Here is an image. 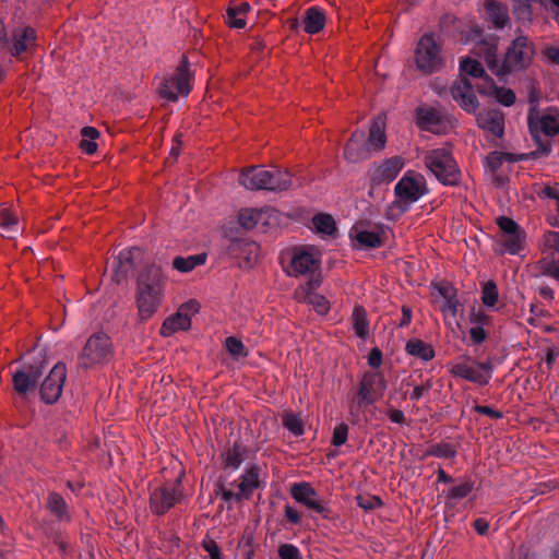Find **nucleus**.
<instances>
[{
  "mask_svg": "<svg viewBox=\"0 0 559 559\" xmlns=\"http://www.w3.org/2000/svg\"><path fill=\"white\" fill-rule=\"evenodd\" d=\"M498 38L479 37L474 47V53L484 59L493 74L498 76L506 75L513 71L522 70L531 63L534 49L528 44L527 37H514L501 63L497 53Z\"/></svg>",
  "mask_w": 559,
  "mask_h": 559,
  "instance_id": "1",
  "label": "nucleus"
},
{
  "mask_svg": "<svg viewBox=\"0 0 559 559\" xmlns=\"http://www.w3.org/2000/svg\"><path fill=\"white\" fill-rule=\"evenodd\" d=\"M467 76L484 79L486 84V75L481 63L469 57L462 58L460 61V78L453 83L450 88L451 96L453 99L464 109L466 112H475L478 108V99L474 93V87Z\"/></svg>",
  "mask_w": 559,
  "mask_h": 559,
  "instance_id": "2",
  "label": "nucleus"
},
{
  "mask_svg": "<svg viewBox=\"0 0 559 559\" xmlns=\"http://www.w3.org/2000/svg\"><path fill=\"white\" fill-rule=\"evenodd\" d=\"M425 165L442 185H459L461 173L449 150L436 148L427 152L425 155Z\"/></svg>",
  "mask_w": 559,
  "mask_h": 559,
  "instance_id": "3",
  "label": "nucleus"
},
{
  "mask_svg": "<svg viewBox=\"0 0 559 559\" xmlns=\"http://www.w3.org/2000/svg\"><path fill=\"white\" fill-rule=\"evenodd\" d=\"M450 372L453 377L485 386L492 378L493 364L491 358L477 361L468 355H463L457 361L450 365Z\"/></svg>",
  "mask_w": 559,
  "mask_h": 559,
  "instance_id": "4",
  "label": "nucleus"
},
{
  "mask_svg": "<svg viewBox=\"0 0 559 559\" xmlns=\"http://www.w3.org/2000/svg\"><path fill=\"white\" fill-rule=\"evenodd\" d=\"M193 73L190 71V63L187 55H182L176 68V75L165 79L158 88L159 95L170 102H176L178 95H188L192 88L191 81Z\"/></svg>",
  "mask_w": 559,
  "mask_h": 559,
  "instance_id": "5",
  "label": "nucleus"
},
{
  "mask_svg": "<svg viewBox=\"0 0 559 559\" xmlns=\"http://www.w3.org/2000/svg\"><path fill=\"white\" fill-rule=\"evenodd\" d=\"M386 389V381L381 371H367L364 373L354 400L353 408L366 409L369 405L379 401Z\"/></svg>",
  "mask_w": 559,
  "mask_h": 559,
  "instance_id": "6",
  "label": "nucleus"
},
{
  "mask_svg": "<svg viewBox=\"0 0 559 559\" xmlns=\"http://www.w3.org/2000/svg\"><path fill=\"white\" fill-rule=\"evenodd\" d=\"M44 360L23 364L12 374L14 392L25 399L37 389L38 382L44 373Z\"/></svg>",
  "mask_w": 559,
  "mask_h": 559,
  "instance_id": "7",
  "label": "nucleus"
},
{
  "mask_svg": "<svg viewBox=\"0 0 559 559\" xmlns=\"http://www.w3.org/2000/svg\"><path fill=\"white\" fill-rule=\"evenodd\" d=\"M111 341L103 332L95 333L86 341L80 361L84 368H91L97 364H103L111 357Z\"/></svg>",
  "mask_w": 559,
  "mask_h": 559,
  "instance_id": "8",
  "label": "nucleus"
},
{
  "mask_svg": "<svg viewBox=\"0 0 559 559\" xmlns=\"http://www.w3.org/2000/svg\"><path fill=\"white\" fill-rule=\"evenodd\" d=\"M417 68L426 73L438 71L442 67L441 43L435 37H419L415 50Z\"/></svg>",
  "mask_w": 559,
  "mask_h": 559,
  "instance_id": "9",
  "label": "nucleus"
},
{
  "mask_svg": "<svg viewBox=\"0 0 559 559\" xmlns=\"http://www.w3.org/2000/svg\"><path fill=\"white\" fill-rule=\"evenodd\" d=\"M181 478H177L173 484H166L155 488L150 496L151 510L163 515L182 499Z\"/></svg>",
  "mask_w": 559,
  "mask_h": 559,
  "instance_id": "10",
  "label": "nucleus"
},
{
  "mask_svg": "<svg viewBox=\"0 0 559 559\" xmlns=\"http://www.w3.org/2000/svg\"><path fill=\"white\" fill-rule=\"evenodd\" d=\"M290 496L298 503L305 506L307 509L322 515L324 519L331 518V509L328 503L320 497L318 491L310 483L300 481L294 483L290 486Z\"/></svg>",
  "mask_w": 559,
  "mask_h": 559,
  "instance_id": "11",
  "label": "nucleus"
},
{
  "mask_svg": "<svg viewBox=\"0 0 559 559\" xmlns=\"http://www.w3.org/2000/svg\"><path fill=\"white\" fill-rule=\"evenodd\" d=\"M559 109L557 107H548L544 111H539L534 105L527 114L528 128L532 134L536 133L547 136H555L559 133Z\"/></svg>",
  "mask_w": 559,
  "mask_h": 559,
  "instance_id": "12",
  "label": "nucleus"
},
{
  "mask_svg": "<svg viewBox=\"0 0 559 559\" xmlns=\"http://www.w3.org/2000/svg\"><path fill=\"white\" fill-rule=\"evenodd\" d=\"M394 192L401 201L414 203L428 192L426 179L423 175L408 170L395 185Z\"/></svg>",
  "mask_w": 559,
  "mask_h": 559,
  "instance_id": "13",
  "label": "nucleus"
},
{
  "mask_svg": "<svg viewBox=\"0 0 559 559\" xmlns=\"http://www.w3.org/2000/svg\"><path fill=\"white\" fill-rule=\"evenodd\" d=\"M66 377V365L58 362L52 367L48 376L44 379L39 389V393L40 399L46 404H53L59 400L62 393Z\"/></svg>",
  "mask_w": 559,
  "mask_h": 559,
  "instance_id": "14",
  "label": "nucleus"
},
{
  "mask_svg": "<svg viewBox=\"0 0 559 559\" xmlns=\"http://www.w3.org/2000/svg\"><path fill=\"white\" fill-rule=\"evenodd\" d=\"M385 229L383 225L367 228L362 224L355 225L349 230V238L360 249H376L383 246Z\"/></svg>",
  "mask_w": 559,
  "mask_h": 559,
  "instance_id": "15",
  "label": "nucleus"
},
{
  "mask_svg": "<svg viewBox=\"0 0 559 559\" xmlns=\"http://www.w3.org/2000/svg\"><path fill=\"white\" fill-rule=\"evenodd\" d=\"M167 276L162 267L156 264L145 266L138 276L136 292L147 290L153 294L164 295Z\"/></svg>",
  "mask_w": 559,
  "mask_h": 559,
  "instance_id": "16",
  "label": "nucleus"
},
{
  "mask_svg": "<svg viewBox=\"0 0 559 559\" xmlns=\"http://www.w3.org/2000/svg\"><path fill=\"white\" fill-rule=\"evenodd\" d=\"M141 260L142 250L139 247L121 250L112 262L115 267V281L120 283L126 280Z\"/></svg>",
  "mask_w": 559,
  "mask_h": 559,
  "instance_id": "17",
  "label": "nucleus"
},
{
  "mask_svg": "<svg viewBox=\"0 0 559 559\" xmlns=\"http://www.w3.org/2000/svg\"><path fill=\"white\" fill-rule=\"evenodd\" d=\"M403 165L402 158L394 156L385 159L381 165L371 168L369 171L371 186L374 187L392 182L403 168Z\"/></svg>",
  "mask_w": 559,
  "mask_h": 559,
  "instance_id": "18",
  "label": "nucleus"
},
{
  "mask_svg": "<svg viewBox=\"0 0 559 559\" xmlns=\"http://www.w3.org/2000/svg\"><path fill=\"white\" fill-rule=\"evenodd\" d=\"M260 251V246L246 238L231 239L227 252L237 259H243V266L250 267L257 261Z\"/></svg>",
  "mask_w": 559,
  "mask_h": 559,
  "instance_id": "19",
  "label": "nucleus"
},
{
  "mask_svg": "<svg viewBox=\"0 0 559 559\" xmlns=\"http://www.w3.org/2000/svg\"><path fill=\"white\" fill-rule=\"evenodd\" d=\"M365 132L356 130L352 133L344 147V156L350 163H358L369 158V146L366 141Z\"/></svg>",
  "mask_w": 559,
  "mask_h": 559,
  "instance_id": "20",
  "label": "nucleus"
},
{
  "mask_svg": "<svg viewBox=\"0 0 559 559\" xmlns=\"http://www.w3.org/2000/svg\"><path fill=\"white\" fill-rule=\"evenodd\" d=\"M164 295L153 294L147 290L136 292L135 302L141 322L150 320L159 309Z\"/></svg>",
  "mask_w": 559,
  "mask_h": 559,
  "instance_id": "21",
  "label": "nucleus"
},
{
  "mask_svg": "<svg viewBox=\"0 0 559 559\" xmlns=\"http://www.w3.org/2000/svg\"><path fill=\"white\" fill-rule=\"evenodd\" d=\"M271 178V173L260 166H254L241 171L239 183L249 190H266V181Z\"/></svg>",
  "mask_w": 559,
  "mask_h": 559,
  "instance_id": "22",
  "label": "nucleus"
},
{
  "mask_svg": "<svg viewBox=\"0 0 559 559\" xmlns=\"http://www.w3.org/2000/svg\"><path fill=\"white\" fill-rule=\"evenodd\" d=\"M318 267V261L312 253L300 250L296 251L292 258L288 270L289 275L299 276L312 273Z\"/></svg>",
  "mask_w": 559,
  "mask_h": 559,
  "instance_id": "23",
  "label": "nucleus"
},
{
  "mask_svg": "<svg viewBox=\"0 0 559 559\" xmlns=\"http://www.w3.org/2000/svg\"><path fill=\"white\" fill-rule=\"evenodd\" d=\"M479 128L490 132L497 138H501L504 132V117L498 110L479 112L477 116Z\"/></svg>",
  "mask_w": 559,
  "mask_h": 559,
  "instance_id": "24",
  "label": "nucleus"
},
{
  "mask_svg": "<svg viewBox=\"0 0 559 559\" xmlns=\"http://www.w3.org/2000/svg\"><path fill=\"white\" fill-rule=\"evenodd\" d=\"M272 212L271 209H242L238 214V222L245 229L250 230L259 224H269Z\"/></svg>",
  "mask_w": 559,
  "mask_h": 559,
  "instance_id": "25",
  "label": "nucleus"
},
{
  "mask_svg": "<svg viewBox=\"0 0 559 559\" xmlns=\"http://www.w3.org/2000/svg\"><path fill=\"white\" fill-rule=\"evenodd\" d=\"M477 91L483 95L493 92L496 99L507 107L512 106L516 99L515 93L511 88L497 86L491 78H486V84L477 85Z\"/></svg>",
  "mask_w": 559,
  "mask_h": 559,
  "instance_id": "26",
  "label": "nucleus"
},
{
  "mask_svg": "<svg viewBox=\"0 0 559 559\" xmlns=\"http://www.w3.org/2000/svg\"><path fill=\"white\" fill-rule=\"evenodd\" d=\"M304 31L310 35L323 31L326 23V15L323 9L313 5L305 11L302 19Z\"/></svg>",
  "mask_w": 559,
  "mask_h": 559,
  "instance_id": "27",
  "label": "nucleus"
},
{
  "mask_svg": "<svg viewBox=\"0 0 559 559\" xmlns=\"http://www.w3.org/2000/svg\"><path fill=\"white\" fill-rule=\"evenodd\" d=\"M261 468L258 465H251L240 477L238 485L240 496L245 499H249L254 489L261 486L260 481Z\"/></svg>",
  "mask_w": 559,
  "mask_h": 559,
  "instance_id": "28",
  "label": "nucleus"
},
{
  "mask_svg": "<svg viewBox=\"0 0 559 559\" xmlns=\"http://www.w3.org/2000/svg\"><path fill=\"white\" fill-rule=\"evenodd\" d=\"M416 121L420 129L432 131L442 122L441 112L433 107H418L416 109Z\"/></svg>",
  "mask_w": 559,
  "mask_h": 559,
  "instance_id": "29",
  "label": "nucleus"
},
{
  "mask_svg": "<svg viewBox=\"0 0 559 559\" xmlns=\"http://www.w3.org/2000/svg\"><path fill=\"white\" fill-rule=\"evenodd\" d=\"M485 15L497 28L504 27L509 21L507 7L496 0L485 1Z\"/></svg>",
  "mask_w": 559,
  "mask_h": 559,
  "instance_id": "30",
  "label": "nucleus"
},
{
  "mask_svg": "<svg viewBox=\"0 0 559 559\" xmlns=\"http://www.w3.org/2000/svg\"><path fill=\"white\" fill-rule=\"evenodd\" d=\"M367 143L369 148L372 147L374 151H381L384 148L386 143L385 120L381 116L373 119L370 126Z\"/></svg>",
  "mask_w": 559,
  "mask_h": 559,
  "instance_id": "31",
  "label": "nucleus"
},
{
  "mask_svg": "<svg viewBox=\"0 0 559 559\" xmlns=\"http://www.w3.org/2000/svg\"><path fill=\"white\" fill-rule=\"evenodd\" d=\"M190 326L191 319L177 311L175 314L164 320L160 326V335L168 337L178 331L189 330Z\"/></svg>",
  "mask_w": 559,
  "mask_h": 559,
  "instance_id": "32",
  "label": "nucleus"
},
{
  "mask_svg": "<svg viewBox=\"0 0 559 559\" xmlns=\"http://www.w3.org/2000/svg\"><path fill=\"white\" fill-rule=\"evenodd\" d=\"M405 350L408 355L419 358L424 361H430L435 358L433 347L419 338H411L406 342Z\"/></svg>",
  "mask_w": 559,
  "mask_h": 559,
  "instance_id": "33",
  "label": "nucleus"
},
{
  "mask_svg": "<svg viewBox=\"0 0 559 559\" xmlns=\"http://www.w3.org/2000/svg\"><path fill=\"white\" fill-rule=\"evenodd\" d=\"M271 178L266 181V190L280 192L287 190L292 186V175L287 170L278 168L269 169Z\"/></svg>",
  "mask_w": 559,
  "mask_h": 559,
  "instance_id": "34",
  "label": "nucleus"
},
{
  "mask_svg": "<svg viewBox=\"0 0 559 559\" xmlns=\"http://www.w3.org/2000/svg\"><path fill=\"white\" fill-rule=\"evenodd\" d=\"M47 508L57 518L59 522H70L71 516L68 511L67 502L59 493H49L47 500Z\"/></svg>",
  "mask_w": 559,
  "mask_h": 559,
  "instance_id": "35",
  "label": "nucleus"
},
{
  "mask_svg": "<svg viewBox=\"0 0 559 559\" xmlns=\"http://www.w3.org/2000/svg\"><path fill=\"white\" fill-rule=\"evenodd\" d=\"M206 261V254L200 253L189 257H176L173 260V266L179 272L188 273L195 269L198 265L204 264Z\"/></svg>",
  "mask_w": 559,
  "mask_h": 559,
  "instance_id": "36",
  "label": "nucleus"
},
{
  "mask_svg": "<svg viewBox=\"0 0 559 559\" xmlns=\"http://www.w3.org/2000/svg\"><path fill=\"white\" fill-rule=\"evenodd\" d=\"M525 233L523 229L514 231V234L501 235L500 243L503 246L504 251L510 254H518L523 249Z\"/></svg>",
  "mask_w": 559,
  "mask_h": 559,
  "instance_id": "37",
  "label": "nucleus"
},
{
  "mask_svg": "<svg viewBox=\"0 0 559 559\" xmlns=\"http://www.w3.org/2000/svg\"><path fill=\"white\" fill-rule=\"evenodd\" d=\"M243 453L245 449L241 448L238 443H235L233 447L228 448L222 454L224 468H230L231 471L238 469L243 462Z\"/></svg>",
  "mask_w": 559,
  "mask_h": 559,
  "instance_id": "38",
  "label": "nucleus"
},
{
  "mask_svg": "<svg viewBox=\"0 0 559 559\" xmlns=\"http://www.w3.org/2000/svg\"><path fill=\"white\" fill-rule=\"evenodd\" d=\"M250 9L248 3H242L238 8H229L226 15V24L231 28H243L246 26V13Z\"/></svg>",
  "mask_w": 559,
  "mask_h": 559,
  "instance_id": "39",
  "label": "nucleus"
},
{
  "mask_svg": "<svg viewBox=\"0 0 559 559\" xmlns=\"http://www.w3.org/2000/svg\"><path fill=\"white\" fill-rule=\"evenodd\" d=\"M0 229L7 234L8 238L19 231V219L9 209L0 210Z\"/></svg>",
  "mask_w": 559,
  "mask_h": 559,
  "instance_id": "40",
  "label": "nucleus"
},
{
  "mask_svg": "<svg viewBox=\"0 0 559 559\" xmlns=\"http://www.w3.org/2000/svg\"><path fill=\"white\" fill-rule=\"evenodd\" d=\"M312 225L317 233L332 236L336 233V226L333 217L329 214L319 213L312 217Z\"/></svg>",
  "mask_w": 559,
  "mask_h": 559,
  "instance_id": "41",
  "label": "nucleus"
},
{
  "mask_svg": "<svg viewBox=\"0 0 559 559\" xmlns=\"http://www.w3.org/2000/svg\"><path fill=\"white\" fill-rule=\"evenodd\" d=\"M353 328L355 334L365 340L369 331V322L366 310L362 307H356L353 311Z\"/></svg>",
  "mask_w": 559,
  "mask_h": 559,
  "instance_id": "42",
  "label": "nucleus"
},
{
  "mask_svg": "<svg viewBox=\"0 0 559 559\" xmlns=\"http://www.w3.org/2000/svg\"><path fill=\"white\" fill-rule=\"evenodd\" d=\"M35 38L36 37H0V40L4 39V45L8 46L11 55L20 58L22 52L28 49V46Z\"/></svg>",
  "mask_w": 559,
  "mask_h": 559,
  "instance_id": "43",
  "label": "nucleus"
},
{
  "mask_svg": "<svg viewBox=\"0 0 559 559\" xmlns=\"http://www.w3.org/2000/svg\"><path fill=\"white\" fill-rule=\"evenodd\" d=\"M225 348L234 360L246 358L248 356V349L241 340L236 336H228L225 338Z\"/></svg>",
  "mask_w": 559,
  "mask_h": 559,
  "instance_id": "44",
  "label": "nucleus"
},
{
  "mask_svg": "<svg viewBox=\"0 0 559 559\" xmlns=\"http://www.w3.org/2000/svg\"><path fill=\"white\" fill-rule=\"evenodd\" d=\"M425 455L439 459H454L456 455V449L451 443L441 442L430 445Z\"/></svg>",
  "mask_w": 559,
  "mask_h": 559,
  "instance_id": "45",
  "label": "nucleus"
},
{
  "mask_svg": "<svg viewBox=\"0 0 559 559\" xmlns=\"http://www.w3.org/2000/svg\"><path fill=\"white\" fill-rule=\"evenodd\" d=\"M474 490L473 480H464L453 486L448 491H443L449 500L459 501L466 498Z\"/></svg>",
  "mask_w": 559,
  "mask_h": 559,
  "instance_id": "46",
  "label": "nucleus"
},
{
  "mask_svg": "<svg viewBox=\"0 0 559 559\" xmlns=\"http://www.w3.org/2000/svg\"><path fill=\"white\" fill-rule=\"evenodd\" d=\"M300 302L311 305L319 314H326L330 310L328 299L324 296L317 293L306 294L305 298H301Z\"/></svg>",
  "mask_w": 559,
  "mask_h": 559,
  "instance_id": "47",
  "label": "nucleus"
},
{
  "mask_svg": "<svg viewBox=\"0 0 559 559\" xmlns=\"http://www.w3.org/2000/svg\"><path fill=\"white\" fill-rule=\"evenodd\" d=\"M498 288L493 281H488L481 288V301L486 307L492 308L498 301Z\"/></svg>",
  "mask_w": 559,
  "mask_h": 559,
  "instance_id": "48",
  "label": "nucleus"
},
{
  "mask_svg": "<svg viewBox=\"0 0 559 559\" xmlns=\"http://www.w3.org/2000/svg\"><path fill=\"white\" fill-rule=\"evenodd\" d=\"M284 427L294 436L299 437L305 432L304 423L299 416L288 413L283 417Z\"/></svg>",
  "mask_w": 559,
  "mask_h": 559,
  "instance_id": "49",
  "label": "nucleus"
},
{
  "mask_svg": "<svg viewBox=\"0 0 559 559\" xmlns=\"http://www.w3.org/2000/svg\"><path fill=\"white\" fill-rule=\"evenodd\" d=\"M321 285V278L319 275H312L304 285H300L295 290V299L301 301V298H305V295L308 293H316L318 287Z\"/></svg>",
  "mask_w": 559,
  "mask_h": 559,
  "instance_id": "50",
  "label": "nucleus"
},
{
  "mask_svg": "<svg viewBox=\"0 0 559 559\" xmlns=\"http://www.w3.org/2000/svg\"><path fill=\"white\" fill-rule=\"evenodd\" d=\"M348 425L341 423L333 429L332 444L335 447H342L347 441Z\"/></svg>",
  "mask_w": 559,
  "mask_h": 559,
  "instance_id": "51",
  "label": "nucleus"
},
{
  "mask_svg": "<svg viewBox=\"0 0 559 559\" xmlns=\"http://www.w3.org/2000/svg\"><path fill=\"white\" fill-rule=\"evenodd\" d=\"M357 506L366 511H371L382 506L378 496H358Z\"/></svg>",
  "mask_w": 559,
  "mask_h": 559,
  "instance_id": "52",
  "label": "nucleus"
},
{
  "mask_svg": "<svg viewBox=\"0 0 559 559\" xmlns=\"http://www.w3.org/2000/svg\"><path fill=\"white\" fill-rule=\"evenodd\" d=\"M278 557L281 559H301V552L299 548L293 544H282L278 547Z\"/></svg>",
  "mask_w": 559,
  "mask_h": 559,
  "instance_id": "53",
  "label": "nucleus"
},
{
  "mask_svg": "<svg viewBox=\"0 0 559 559\" xmlns=\"http://www.w3.org/2000/svg\"><path fill=\"white\" fill-rule=\"evenodd\" d=\"M497 225L499 226L502 235L514 234V231L522 229L515 221L507 216L498 217Z\"/></svg>",
  "mask_w": 559,
  "mask_h": 559,
  "instance_id": "54",
  "label": "nucleus"
},
{
  "mask_svg": "<svg viewBox=\"0 0 559 559\" xmlns=\"http://www.w3.org/2000/svg\"><path fill=\"white\" fill-rule=\"evenodd\" d=\"M469 322L475 326H481L490 324V317L483 310L473 307L469 312Z\"/></svg>",
  "mask_w": 559,
  "mask_h": 559,
  "instance_id": "55",
  "label": "nucleus"
},
{
  "mask_svg": "<svg viewBox=\"0 0 559 559\" xmlns=\"http://www.w3.org/2000/svg\"><path fill=\"white\" fill-rule=\"evenodd\" d=\"M542 274L554 277L559 282V259L545 260L542 264Z\"/></svg>",
  "mask_w": 559,
  "mask_h": 559,
  "instance_id": "56",
  "label": "nucleus"
},
{
  "mask_svg": "<svg viewBox=\"0 0 559 559\" xmlns=\"http://www.w3.org/2000/svg\"><path fill=\"white\" fill-rule=\"evenodd\" d=\"M504 156L506 155L503 153L497 151L491 152L486 157L485 164L491 171H497L502 166L504 162Z\"/></svg>",
  "mask_w": 559,
  "mask_h": 559,
  "instance_id": "57",
  "label": "nucleus"
},
{
  "mask_svg": "<svg viewBox=\"0 0 559 559\" xmlns=\"http://www.w3.org/2000/svg\"><path fill=\"white\" fill-rule=\"evenodd\" d=\"M533 139L535 140V143L537 145V148L535 152H533L534 156H548L551 153V143L550 141H543L539 136V134H532Z\"/></svg>",
  "mask_w": 559,
  "mask_h": 559,
  "instance_id": "58",
  "label": "nucleus"
},
{
  "mask_svg": "<svg viewBox=\"0 0 559 559\" xmlns=\"http://www.w3.org/2000/svg\"><path fill=\"white\" fill-rule=\"evenodd\" d=\"M215 492L217 496H221L225 502H230L233 500L240 501V500L245 499L242 496H240L239 491L237 493H235V492L226 489L223 484L216 485Z\"/></svg>",
  "mask_w": 559,
  "mask_h": 559,
  "instance_id": "59",
  "label": "nucleus"
},
{
  "mask_svg": "<svg viewBox=\"0 0 559 559\" xmlns=\"http://www.w3.org/2000/svg\"><path fill=\"white\" fill-rule=\"evenodd\" d=\"M514 12L521 19H530L531 0H514Z\"/></svg>",
  "mask_w": 559,
  "mask_h": 559,
  "instance_id": "60",
  "label": "nucleus"
},
{
  "mask_svg": "<svg viewBox=\"0 0 559 559\" xmlns=\"http://www.w3.org/2000/svg\"><path fill=\"white\" fill-rule=\"evenodd\" d=\"M469 336L473 345H480L487 340V332L481 326H473L469 329Z\"/></svg>",
  "mask_w": 559,
  "mask_h": 559,
  "instance_id": "61",
  "label": "nucleus"
},
{
  "mask_svg": "<svg viewBox=\"0 0 559 559\" xmlns=\"http://www.w3.org/2000/svg\"><path fill=\"white\" fill-rule=\"evenodd\" d=\"M200 310V304L194 300V299H190L189 301L182 304L178 311L182 314H186L188 318L191 319V316L198 313Z\"/></svg>",
  "mask_w": 559,
  "mask_h": 559,
  "instance_id": "62",
  "label": "nucleus"
},
{
  "mask_svg": "<svg viewBox=\"0 0 559 559\" xmlns=\"http://www.w3.org/2000/svg\"><path fill=\"white\" fill-rule=\"evenodd\" d=\"M545 246L559 254V231H548L545 235Z\"/></svg>",
  "mask_w": 559,
  "mask_h": 559,
  "instance_id": "63",
  "label": "nucleus"
},
{
  "mask_svg": "<svg viewBox=\"0 0 559 559\" xmlns=\"http://www.w3.org/2000/svg\"><path fill=\"white\" fill-rule=\"evenodd\" d=\"M203 548L210 555L211 559H222L221 549L215 540H204Z\"/></svg>",
  "mask_w": 559,
  "mask_h": 559,
  "instance_id": "64",
  "label": "nucleus"
}]
</instances>
